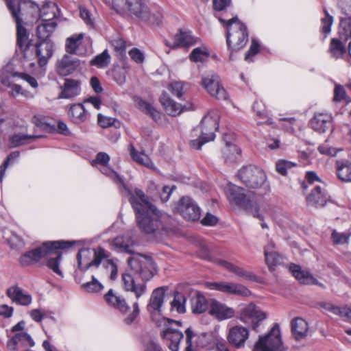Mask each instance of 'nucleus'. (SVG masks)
I'll return each instance as SVG.
<instances>
[{
  "instance_id": "nucleus-1",
  "label": "nucleus",
  "mask_w": 351,
  "mask_h": 351,
  "mask_svg": "<svg viewBox=\"0 0 351 351\" xmlns=\"http://www.w3.org/2000/svg\"><path fill=\"white\" fill-rule=\"evenodd\" d=\"M75 242L56 241H47L22 255L20 263L23 266H27L39 261L41 258L49 257L47 266L56 274L62 276V272L59 267L62 260L60 250H66L74 245Z\"/></svg>"
},
{
  "instance_id": "nucleus-2",
  "label": "nucleus",
  "mask_w": 351,
  "mask_h": 351,
  "mask_svg": "<svg viewBox=\"0 0 351 351\" xmlns=\"http://www.w3.org/2000/svg\"><path fill=\"white\" fill-rule=\"evenodd\" d=\"M136 215L138 226L145 233L163 234L173 230V218L155 206Z\"/></svg>"
},
{
  "instance_id": "nucleus-3",
  "label": "nucleus",
  "mask_w": 351,
  "mask_h": 351,
  "mask_svg": "<svg viewBox=\"0 0 351 351\" xmlns=\"http://www.w3.org/2000/svg\"><path fill=\"white\" fill-rule=\"evenodd\" d=\"M217 19L226 27V44L228 50L230 51V59H232V53L244 48L248 42L249 32L247 27L237 16L226 20L219 16Z\"/></svg>"
},
{
  "instance_id": "nucleus-4",
  "label": "nucleus",
  "mask_w": 351,
  "mask_h": 351,
  "mask_svg": "<svg viewBox=\"0 0 351 351\" xmlns=\"http://www.w3.org/2000/svg\"><path fill=\"white\" fill-rule=\"evenodd\" d=\"M125 251L132 255L128 260L131 271L138 275L143 280H149L156 271V265L152 258L139 253H134L128 245L125 247Z\"/></svg>"
},
{
  "instance_id": "nucleus-5",
  "label": "nucleus",
  "mask_w": 351,
  "mask_h": 351,
  "mask_svg": "<svg viewBox=\"0 0 351 351\" xmlns=\"http://www.w3.org/2000/svg\"><path fill=\"white\" fill-rule=\"evenodd\" d=\"M219 115L217 111L208 112L202 120L200 125L194 132L199 129L202 134L198 138L191 141V146L196 149H200L202 146L215 138V132L219 128Z\"/></svg>"
},
{
  "instance_id": "nucleus-6",
  "label": "nucleus",
  "mask_w": 351,
  "mask_h": 351,
  "mask_svg": "<svg viewBox=\"0 0 351 351\" xmlns=\"http://www.w3.org/2000/svg\"><path fill=\"white\" fill-rule=\"evenodd\" d=\"M108 257V253L101 247L83 248L77 254V267L81 271L91 267L98 268L101 261Z\"/></svg>"
},
{
  "instance_id": "nucleus-7",
  "label": "nucleus",
  "mask_w": 351,
  "mask_h": 351,
  "mask_svg": "<svg viewBox=\"0 0 351 351\" xmlns=\"http://www.w3.org/2000/svg\"><path fill=\"white\" fill-rule=\"evenodd\" d=\"M227 197L231 203L243 208L258 219H263V215L259 214V207L256 202H252L245 194V189L236 186L230 185L226 190Z\"/></svg>"
},
{
  "instance_id": "nucleus-8",
  "label": "nucleus",
  "mask_w": 351,
  "mask_h": 351,
  "mask_svg": "<svg viewBox=\"0 0 351 351\" xmlns=\"http://www.w3.org/2000/svg\"><path fill=\"white\" fill-rule=\"evenodd\" d=\"M252 351H285L278 323L274 324L267 334L259 336Z\"/></svg>"
},
{
  "instance_id": "nucleus-9",
  "label": "nucleus",
  "mask_w": 351,
  "mask_h": 351,
  "mask_svg": "<svg viewBox=\"0 0 351 351\" xmlns=\"http://www.w3.org/2000/svg\"><path fill=\"white\" fill-rule=\"evenodd\" d=\"M11 10V15L15 20L16 24V45L23 56L26 60H32L34 53V46L32 40L29 38V33L27 29L23 25L22 16H18L17 14Z\"/></svg>"
},
{
  "instance_id": "nucleus-10",
  "label": "nucleus",
  "mask_w": 351,
  "mask_h": 351,
  "mask_svg": "<svg viewBox=\"0 0 351 351\" xmlns=\"http://www.w3.org/2000/svg\"><path fill=\"white\" fill-rule=\"evenodd\" d=\"M237 177L244 185L252 189L261 187L267 180L265 171L254 165L243 167L238 171Z\"/></svg>"
},
{
  "instance_id": "nucleus-11",
  "label": "nucleus",
  "mask_w": 351,
  "mask_h": 351,
  "mask_svg": "<svg viewBox=\"0 0 351 351\" xmlns=\"http://www.w3.org/2000/svg\"><path fill=\"white\" fill-rule=\"evenodd\" d=\"M6 5L11 13L10 8L15 11L18 16H23L29 13L34 14L36 12H40V17L43 18L51 8L47 6H43L41 9L38 5L30 0H5Z\"/></svg>"
},
{
  "instance_id": "nucleus-12",
  "label": "nucleus",
  "mask_w": 351,
  "mask_h": 351,
  "mask_svg": "<svg viewBox=\"0 0 351 351\" xmlns=\"http://www.w3.org/2000/svg\"><path fill=\"white\" fill-rule=\"evenodd\" d=\"M176 212L179 213L184 219L196 221L201 217V209L197 204L190 197L183 196L178 201Z\"/></svg>"
},
{
  "instance_id": "nucleus-13",
  "label": "nucleus",
  "mask_w": 351,
  "mask_h": 351,
  "mask_svg": "<svg viewBox=\"0 0 351 351\" xmlns=\"http://www.w3.org/2000/svg\"><path fill=\"white\" fill-rule=\"evenodd\" d=\"M267 314L254 303H250L241 309L239 319L244 323H250L252 328L258 332L261 322L265 319Z\"/></svg>"
},
{
  "instance_id": "nucleus-14",
  "label": "nucleus",
  "mask_w": 351,
  "mask_h": 351,
  "mask_svg": "<svg viewBox=\"0 0 351 351\" xmlns=\"http://www.w3.org/2000/svg\"><path fill=\"white\" fill-rule=\"evenodd\" d=\"M202 84L212 97L220 100L228 99V95L222 86L218 75L209 74L203 77Z\"/></svg>"
},
{
  "instance_id": "nucleus-15",
  "label": "nucleus",
  "mask_w": 351,
  "mask_h": 351,
  "mask_svg": "<svg viewBox=\"0 0 351 351\" xmlns=\"http://www.w3.org/2000/svg\"><path fill=\"white\" fill-rule=\"evenodd\" d=\"M125 188L126 189L125 186ZM126 189L130 195L129 201L136 214L154 207V206L149 202L148 197L141 189H135L134 191L128 189Z\"/></svg>"
},
{
  "instance_id": "nucleus-16",
  "label": "nucleus",
  "mask_w": 351,
  "mask_h": 351,
  "mask_svg": "<svg viewBox=\"0 0 351 351\" xmlns=\"http://www.w3.org/2000/svg\"><path fill=\"white\" fill-rule=\"evenodd\" d=\"M34 341L27 332H21L16 333L7 342V348L9 351H19L29 347L34 346Z\"/></svg>"
},
{
  "instance_id": "nucleus-17",
  "label": "nucleus",
  "mask_w": 351,
  "mask_h": 351,
  "mask_svg": "<svg viewBox=\"0 0 351 351\" xmlns=\"http://www.w3.org/2000/svg\"><path fill=\"white\" fill-rule=\"evenodd\" d=\"M141 0H107V3L117 13H124L126 11L132 14H139Z\"/></svg>"
},
{
  "instance_id": "nucleus-18",
  "label": "nucleus",
  "mask_w": 351,
  "mask_h": 351,
  "mask_svg": "<svg viewBox=\"0 0 351 351\" xmlns=\"http://www.w3.org/2000/svg\"><path fill=\"white\" fill-rule=\"evenodd\" d=\"M249 338V330L242 326H235L230 328L227 335L228 342L234 348L239 349L245 346V343Z\"/></svg>"
},
{
  "instance_id": "nucleus-19",
  "label": "nucleus",
  "mask_w": 351,
  "mask_h": 351,
  "mask_svg": "<svg viewBox=\"0 0 351 351\" xmlns=\"http://www.w3.org/2000/svg\"><path fill=\"white\" fill-rule=\"evenodd\" d=\"M32 59L38 58L40 66L47 64V60L51 57L53 51V45L51 40L41 41L34 46Z\"/></svg>"
},
{
  "instance_id": "nucleus-20",
  "label": "nucleus",
  "mask_w": 351,
  "mask_h": 351,
  "mask_svg": "<svg viewBox=\"0 0 351 351\" xmlns=\"http://www.w3.org/2000/svg\"><path fill=\"white\" fill-rule=\"evenodd\" d=\"M80 60L69 55H64L56 62V71L61 76H67L73 73L80 66Z\"/></svg>"
},
{
  "instance_id": "nucleus-21",
  "label": "nucleus",
  "mask_w": 351,
  "mask_h": 351,
  "mask_svg": "<svg viewBox=\"0 0 351 351\" xmlns=\"http://www.w3.org/2000/svg\"><path fill=\"white\" fill-rule=\"evenodd\" d=\"M234 310L217 300H213L210 304L209 314L219 321L232 318L234 316Z\"/></svg>"
},
{
  "instance_id": "nucleus-22",
  "label": "nucleus",
  "mask_w": 351,
  "mask_h": 351,
  "mask_svg": "<svg viewBox=\"0 0 351 351\" xmlns=\"http://www.w3.org/2000/svg\"><path fill=\"white\" fill-rule=\"evenodd\" d=\"M104 299L108 306L113 307L123 314L128 313L130 309L125 298L116 293L113 289H110L104 295Z\"/></svg>"
},
{
  "instance_id": "nucleus-23",
  "label": "nucleus",
  "mask_w": 351,
  "mask_h": 351,
  "mask_svg": "<svg viewBox=\"0 0 351 351\" xmlns=\"http://www.w3.org/2000/svg\"><path fill=\"white\" fill-rule=\"evenodd\" d=\"M104 299L108 306L113 307L123 314L128 313L130 309L125 298L116 293L113 289H110L104 295Z\"/></svg>"
},
{
  "instance_id": "nucleus-24",
  "label": "nucleus",
  "mask_w": 351,
  "mask_h": 351,
  "mask_svg": "<svg viewBox=\"0 0 351 351\" xmlns=\"http://www.w3.org/2000/svg\"><path fill=\"white\" fill-rule=\"evenodd\" d=\"M196 43V38L193 37L191 32H184L180 29L174 36L173 43L171 45L169 41L165 40V45L172 49L178 47H189Z\"/></svg>"
},
{
  "instance_id": "nucleus-25",
  "label": "nucleus",
  "mask_w": 351,
  "mask_h": 351,
  "mask_svg": "<svg viewBox=\"0 0 351 351\" xmlns=\"http://www.w3.org/2000/svg\"><path fill=\"white\" fill-rule=\"evenodd\" d=\"M328 197L326 191L317 186L306 196V201L308 206L318 208H322L326 204Z\"/></svg>"
},
{
  "instance_id": "nucleus-26",
  "label": "nucleus",
  "mask_w": 351,
  "mask_h": 351,
  "mask_svg": "<svg viewBox=\"0 0 351 351\" xmlns=\"http://www.w3.org/2000/svg\"><path fill=\"white\" fill-rule=\"evenodd\" d=\"M51 17L49 19H43V23L39 25L36 28V35L41 41L50 40L49 38L55 30L57 23L54 20L55 14L53 10L51 11Z\"/></svg>"
},
{
  "instance_id": "nucleus-27",
  "label": "nucleus",
  "mask_w": 351,
  "mask_h": 351,
  "mask_svg": "<svg viewBox=\"0 0 351 351\" xmlns=\"http://www.w3.org/2000/svg\"><path fill=\"white\" fill-rule=\"evenodd\" d=\"M122 281L125 290L134 293L136 299H138L146 291V284L142 283L136 285L134 277L128 272H125L122 274Z\"/></svg>"
},
{
  "instance_id": "nucleus-28",
  "label": "nucleus",
  "mask_w": 351,
  "mask_h": 351,
  "mask_svg": "<svg viewBox=\"0 0 351 351\" xmlns=\"http://www.w3.org/2000/svg\"><path fill=\"white\" fill-rule=\"evenodd\" d=\"M139 10L141 13L134 15L141 21L156 25H158L162 22V13L158 10L150 11L142 0L141 1V8Z\"/></svg>"
},
{
  "instance_id": "nucleus-29",
  "label": "nucleus",
  "mask_w": 351,
  "mask_h": 351,
  "mask_svg": "<svg viewBox=\"0 0 351 351\" xmlns=\"http://www.w3.org/2000/svg\"><path fill=\"white\" fill-rule=\"evenodd\" d=\"M289 270L293 276L302 284L322 285L318 282L317 280L309 271L302 270L298 265L291 264Z\"/></svg>"
},
{
  "instance_id": "nucleus-30",
  "label": "nucleus",
  "mask_w": 351,
  "mask_h": 351,
  "mask_svg": "<svg viewBox=\"0 0 351 351\" xmlns=\"http://www.w3.org/2000/svg\"><path fill=\"white\" fill-rule=\"evenodd\" d=\"M166 289L164 287H160L155 289L150 296L149 304H147L148 311L160 312L164 302Z\"/></svg>"
},
{
  "instance_id": "nucleus-31",
  "label": "nucleus",
  "mask_w": 351,
  "mask_h": 351,
  "mask_svg": "<svg viewBox=\"0 0 351 351\" xmlns=\"http://www.w3.org/2000/svg\"><path fill=\"white\" fill-rule=\"evenodd\" d=\"M161 337L162 339L170 341L168 346L171 351H178L180 342L184 335L178 330L169 327L162 332Z\"/></svg>"
},
{
  "instance_id": "nucleus-32",
  "label": "nucleus",
  "mask_w": 351,
  "mask_h": 351,
  "mask_svg": "<svg viewBox=\"0 0 351 351\" xmlns=\"http://www.w3.org/2000/svg\"><path fill=\"white\" fill-rule=\"evenodd\" d=\"M7 295L12 302L23 306L29 305L32 302V297L25 293L23 289L18 286H13L8 289Z\"/></svg>"
},
{
  "instance_id": "nucleus-33",
  "label": "nucleus",
  "mask_w": 351,
  "mask_h": 351,
  "mask_svg": "<svg viewBox=\"0 0 351 351\" xmlns=\"http://www.w3.org/2000/svg\"><path fill=\"white\" fill-rule=\"evenodd\" d=\"M291 333L296 341L304 339L308 335V323L302 318L296 317L291 321Z\"/></svg>"
},
{
  "instance_id": "nucleus-34",
  "label": "nucleus",
  "mask_w": 351,
  "mask_h": 351,
  "mask_svg": "<svg viewBox=\"0 0 351 351\" xmlns=\"http://www.w3.org/2000/svg\"><path fill=\"white\" fill-rule=\"evenodd\" d=\"M337 178L343 182H351V161L348 159H339L335 162Z\"/></svg>"
},
{
  "instance_id": "nucleus-35",
  "label": "nucleus",
  "mask_w": 351,
  "mask_h": 351,
  "mask_svg": "<svg viewBox=\"0 0 351 351\" xmlns=\"http://www.w3.org/2000/svg\"><path fill=\"white\" fill-rule=\"evenodd\" d=\"M159 100L166 112L171 116L178 115L183 110L182 106L173 100L166 92L161 94Z\"/></svg>"
},
{
  "instance_id": "nucleus-36",
  "label": "nucleus",
  "mask_w": 351,
  "mask_h": 351,
  "mask_svg": "<svg viewBox=\"0 0 351 351\" xmlns=\"http://www.w3.org/2000/svg\"><path fill=\"white\" fill-rule=\"evenodd\" d=\"M68 115L71 121L75 124L85 122L90 117L89 113L81 104L72 105L70 107Z\"/></svg>"
},
{
  "instance_id": "nucleus-37",
  "label": "nucleus",
  "mask_w": 351,
  "mask_h": 351,
  "mask_svg": "<svg viewBox=\"0 0 351 351\" xmlns=\"http://www.w3.org/2000/svg\"><path fill=\"white\" fill-rule=\"evenodd\" d=\"M62 91L59 98L71 99L80 93V83L73 79H66L64 85L61 86Z\"/></svg>"
},
{
  "instance_id": "nucleus-38",
  "label": "nucleus",
  "mask_w": 351,
  "mask_h": 351,
  "mask_svg": "<svg viewBox=\"0 0 351 351\" xmlns=\"http://www.w3.org/2000/svg\"><path fill=\"white\" fill-rule=\"evenodd\" d=\"M331 116L327 113H315L309 124L315 131L324 132L331 121Z\"/></svg>"
},
{
  "instance_id": "nucleus-39",
  "label": "nucleus",
  "mask_w": 351,
  "mask_h": 351,
  "mask_svg": "<svg viewBox=\"0 0 351 351\" xmlns=\"http://www.w3.org/2000/svg\"><path fill=\"white\" fill-rule=\"evenodd\" d=\"M222 154L225 162L231 164L237 162L241 158V150L237 145L226 142Z\"/></svg>"
},
{
  "instance_id": "nucleus-40",
  "label": "nucleus",
  "mask_w": 351,
  "mask_h": 351,
  "mask_svg": "<svg viewBox=\"0 0 351 351\" xmlns=\"http://www.w3.org/2000/svg\"><path fill=\"white\" fill-rule=\"evenodd\" d=\"M338 34L340 39L343 41L351 38V15L340 16Z\"/></svg>"
},
{
  "instance_id": "nucleus-41",
  "label": "nucleus",
  "mask_w": 351,
  "mask_h": 351,
  "mask_svg": "<svg viewBox=\"0 0 351 351\" xmlns=\"http://www.w3.org/2000/svg\"><path fill=\"white\" fill-rule=\"evenodd\" d=\"M252 109L256 114L258 123H272L265 104L262 101H254L252 106Z\"/></svg>"
},
{
  "instance_id": "nucleus-42",
  "label": "nucleus",
  "mask_w": 351,
  "mask_h": 351,
  "mask_svg": "<svg viewBox=\"0 0 351 351\" xmlns=\"http://www.w3.org/2000/svg\"><path fill=\"white\" fill-rule=\"evenodd\" d=\"M185 335H186V347L184 350V351H193V339L195 338V340L194 343L197 346L204 347L205 346V343L202 341V338H205L206 337V333H202L200 335L195 334L193 330L191 328H188L185 330Z\"/></svg>"
},
{
  "instance_id": "nucleus-43",
  "label": "nucleus",
  "mask_w": 351,
  "mask_h": 351,
  "mask_svg": "<svg viewBox=\"0 0 351 351\" xmlns=\"http://www.w3.org/2000/svg\"><path fill=\"white\" fill-rule=\"evenodd\" d=\"M342 40L339 38H332L330 43L328 52L332 58L339 59L342 58L346 53V47L343 44Z\"/></svg>"
},
{
  "instance_id": "nucleus-44",
  "label": "nucleus",
  "mask_w": 351,
  "mask_h": 351,
  "mask_svg": "<svg viewBox=\"0 0 351 351\" xmlns=\"http://www.w3.org/2000/svg\"><path fill=\"white\" fill-rule=\"evenodd\" d=\"M219 265L245 279L252 280L254 276L251 272L224 260L219 261Z\"/></svg>"
},
{
  "instance_id": "nucleus-45",
  "label": "nucleus",
  "mask_w": 351,
  "mask_h": 351,
  "mask_svg": "<svg viewBox=\"0 0 351 351\" xmlns=\"http://www.w3.org/2000/svg\"><path fill=\"white\" fill-rule=\"evenodd\" d=\"M191 310L194 314H202L204 313L208 307L206 298L200 293H197L191 298Z\"/></svg>"
},
{
  "instance_id": "nucleus-46",
  "label": "nucleus",
  "mask_w": 351,
  "mask_h": 351,
  "mask_svg": "<svg viewBox=\"0 0 351 351\" xmlns=\"http://www.w3.org/2000/svg\"><path fill=\"white\" fill-rule=\"evenodd\" d=\"M83 38L84 34L82 33L74 34L71 37H69L66 40V51L70 54L75 53L77 49L82 43Z\"/></svg>"
},
{
  "instance_id": "nucleus-47",
  "label": "nucleus",
  "mask_w": 351,
  "mask_h": 351,
  "mask_svg": "<svg viewBox=\"0 0 351 351\" xmlns=\"http://www.w3.org/2000/svg\"><path fill=\"white\" fill-rule=\"evenodd\" d=\"M138 108L145 114L149 115L154 121L160 119V112L147 101L138 99L137 100Z\"/></svg>"
},
{
  "instance_id": "nucleus-48",
  "label": "nucleus",
  "mask_w": 351,
  "mask_h": 351,
  "mask_svg": "<svg viewBox=\"0 0 351 351\" xmlns=\"http://www.w3.org/2000/svg\"><path fill=\"white\" fill-rule=\"evenodd\" d=\"M324 309L332 313L335 315H338L348 319L350 322L351 319V308L348 307H339L333 305L331 303H324L321 305Z\"/></svg>"
},
{
  "instance_id": "nucleus-49",
  "label": "nucleus",
  "mask_w": 351,
  "mask_h": 351,
  "mask_svg": "<svg viewBox=\"0 0 351 351\" xmlns=\"http://www.w3.org/2000/svg\"><path fill=\"white\" fill-rule=\"evenodd\" d=\"M130 154L132 158L138 164L145 167H149L152 162L147 155L144 152H138L132 145L129 146Z\"/></svg>"
},
{
  "instance_id": "nucleus-50",
  "label": "nucleus",
  "mask_w": 351,
  "mask_h": 351,
  "mask_svg": "<svg viewBox=\"0 0 351 351\" xmlns=\"http://www.w3.org/2000/svg\"><path fill=\"white\" fill-rule=\"evenodd\" d=\"M224 293L247 296L250 293V291L245 287L240 284L226 282Z\"/></svg>"
},
{
  "instance_id": "nucleus-51",
  "label": "nucleus",
  "mask_w": 351,
  "mask_h": 351,
  "mask_svg": "<svg viewBox=\"0 0 351 351\" xmlns=\"http://www.w3.org/2000/svg\"><path fill=\"white\" fill-rule=\"evenodd\" d=\"M110 62V56L109 55L108 50L105 49L102 53L93 58L90 60V65L98 68H105L108 66Z\"/></svg>"
},
{
  "instance_id": "nucleus-52",
  "label": "nucleus",
  "mask_w": 351,
  "mask_h": 351,
  "mask_svg": "<svg viewBox=\"0 0 351 351\" xmlns=\"http://www.w3.org/2000/svg\"><path fill=\"white\" fill-rule=\"evenodd\" d=\"M325 16L321 19L320 32L324 35L325 39L331 32V26L333 23V16H331L326 8H324Z\"/></svg>"
},
{
  "instance_id": "nucleus-53",
  "label": "nucleus",
  "mask_w": 351,
  "mask_h": 351,
  "mask_svg": "<svg viewBox=\"0 0 351 351\" xmlns=\"http://www.w3.org/2000/svg\"><path fill=\"white\" fill-rule=\"evenodd\" d=\"M81 288L87 293H94L101 291L104 289V286L93 276L92 280L82 284Z\"/></svg>"
},
{
  "instance_id": "nucleus-54",
  "label": "nucleus",
  "mask_w": 351,
  "mask_h": 351,
  "mask_svg": "<svg viewBox=\"0 0 351 351\" xmlns=\"http://www.w3.org/2000/svg\"><path fill=\"white\" fill-rule=\"evenodd\" d=\"M34 136L22 134H15L10 138V145L12 147H16L28 143Z\"/></svg>"
},
{
  "instance_id": "nucleus-55",
  "label": "nucleus",
  "mask_w": 351,
  "mask_h": 351,
  "mask_svg": "<svg viewBox=\"0 0 351 351\" xmlns=\"http://www.w3.org/2000/svg\"><path fill=\"white\" fill-rule=\"evenodd\" d=\"M18 77V72H9L7 70H3L0 72V81L1 84L7 87H11L12 84L14 83L12 79Z\"/></svg>"
},
{
  "instance_id": "nucleus-56",
  "label": "nucleus",
  "mask_w": 351,
  "mask_h": 351,
  "mask_svg": "<svg viewBox=\"0 0 351 351\" xmlns=\"http://www.w3.org/2000/svg\"><path fill=\"white\" fill-rule=\"evenodd\" d=\"M265 257L269 270L274 269V267L280 264L282 261V256L276 252H271V253L265 255Z\"/></svg>"
},
{
  "instance_id": "nucleus-57",
  "label": "nucleus",
  "mask_w": 351,
  "mask_h": 351,
  "mask_svg": "<svg viewBox=\"0 0 351 351\" xmlns=\"http://www.w3.org/2000/svg\"><path fill=\"white\" fill-rule=\"evenodd\" d=\"M209 56V53L206 49L197 47L194 49L190 54V60L193 62H202L206 58Z\"/></svg>"
},
{
  "instance_id": "nucleus-58",
  "label": "nucleus",
  "mask_w": 351,
  "mask_h": 351,
  "mask_svg": "<svg viewBox=\"0 0 351 351\" xmlns=\"http://www.w3.org/2000/svg\"><path fill=\"white\" fill-rule=\"evenodd\" d=\"M20 156V152L19 151H14L11 152L7 157L6 160L0 166V176L3 178L5 172L10 164L13 163Z\"/></svg>"
},
{
  "instance_id": "nucleus-59",
  "label": "nucleus",
  "mask_w": 351,
  "mask_h": 351,
  "mask_svg": "<svg viewBox=\"0 0 351 351\" xmlns=\"http://www.w3.org/2000/svg\"><path fill=\"white\" fill-rule=\"evenodd\" d=\"M185 301L184 296L182 294L178 293L174 296L171 306L176 308L179 313H183L185 312Z\"/></svg>"
},
{
  "instance_id": "nucleus-60",
  "label": "nucleus",
  "mask_w": 351,
  "mask_h": 351,
  "mask_svg": "<svg viewBox=\"0 0 351 351\" xmlns=\"http://www.w3.org/2000/svg\"><path fill=\"white\" fill-rule=\"evenodd\" d=\"M296 165L291 161L281 160L276 162V171L282 176H285L287 173V171L294 167Z\"/></svg>"
},
{
  "instance_id": "nucleus-61",
  "label": "nucleus",
  "mask_w": 351,
  "mask_h": 351,
  "mask_svg": "<svg viewBox=\"0 0 351 351\" xmlns=\"http://www.w3.org/2000/svg\"><path fill=\"white\" fill-rule=\"evenodd\" d=\"M111 44L117 56H122L125 53L126 43L123 39L121 38H115L111 41Z\"/></svg>"
},
{
  "instance_id": "nucleus-62",
  "label": "nucleus",
  "mask_w": 351,
  "mask_h": 351,
  "mask_svg": "<svg viewBox=\"0 0 351 351\" xmlns=\"http://www.w3.org/2000/svg\"><path fill=\"white\" fill-rule=\"evenodd\" d=\"M8 243L12 248L19 249L24 246L25 243L23 239L15 233L6 238Z\"/></svg>"
},
{
  "instance_id": "nucleus-63",
  "label": "nucleus",
  "mask_w": 351,
  "mask_h": 351,
  "mask_svg": "<svg viewBox=\"0 0 351 351\" xmlns=\"http://www.w3.org/2000/svg\"><path fill=\"white\" fill-rule=\"evenodd\" d=\"M331 239L335 245L344 244L348 243L349 234L345 232H339L335 230L332 232Z\"/></svg>"
},
{
  "instance_id": "nucleus-64",
  "label": "nucleus",
  "mask_w": 351,
  "mask_h": 351,
  "mask_svg": "<svg viewBox=\"0 0 351 351\" xmlns=\"http://www.w3.org/2000/svg\"><path fill=\"white\" fill-rule=\"evenodd\" d=\"M337 4L343 16L351 15V0H337Z\"/></svg>"
}]
</instances>
